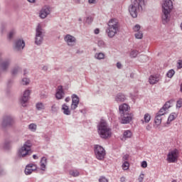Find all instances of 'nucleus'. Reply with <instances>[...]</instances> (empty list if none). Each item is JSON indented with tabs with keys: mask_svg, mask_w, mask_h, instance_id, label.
<instances>
[{
	"mask_svg": "<svg viewBox=\"0 0 182 182\" xmlns=\"http://www.w3.org/2000/svg\"><path fill=\"white\" fill-rule=\"evenodd\" d=\"M70 176L72 177H79L80 176V171L78 169L74 168L69 171Z\"/></svg>",
	"mask_w": 182,
	"mask_h": 182,
	"instance_id": "25",
	"label": "nucleus"
},
{
	"mask_svg": "<svg viewBox=\"0 0 182 182\" xmlns=\"http://www.w3.org/2000/svg\"><path fill=\"white\" fill-rule=\"evenodd\" d=\"M5 174H6V172L0 166V176H4Z\"/></svg>",
	"mask_w": 182,
	"mask_h": 182,
	"instance_id": "53",
	"label": "nucleus"
},
{
	"mask_svg": "<svg viewBox=\"0 0 182 182\" xmlns=\"http://www.w3.org/2000/svg\"><path fill=\"white\" fill-rule=\"evenodd\" d=\"M88 4H96V0H88Z\"/></svg>",
	"mask_w": 182,
	"mask_h": 182,
	"instance_id": "61",
	"label": "nucleus"
},
{
	"mask_svg": "<svg viewBox=\"0 0 182 182\" xmlns=\"http://www.w3.org/2000/svg\"><path fill=\"white\" fill-rule=\"evenodd\" d=\"M1 33H4L6 31V24L2 23L0 27Z\"/></svg>",
	"mask_w": 182,
	"mask_h": 182,
	"instance_id": "47",
	"label": "nucleus"
},
{
	"mask_svg": "<svg viewBox=\"0 0 182 182\" xmlns=\"http://www.w3.org/2000/svg\"><path fill=\"white\" fill-rule=\"evenodd\" d=\"M105 53H96L95 54V59H97V60H102V59H105Z\"/></svg>",
	"mask_w": 182,
	"mask_h": 182,
	"instance_id": "32",
	"label": "nucleus"
},
{
	"mask_svg": "<svg viewBox=\"0 0 182 182\" xmlns=\"http://www.w3.org/2000/svg\"><path fill=\"white\" fill-rule=\"evenodd\" d=\"M98 46H100V48H106V43H105L103 40H100L98 41Z\"/></svg>",
	"mask_w": 182,
	"mask_h": 182,
	"instance_id": "42",
	"label": "nucleus"
},
{
	"mask_svg": "<svg viewBox=\"0 0 182 182\" xmlns=\"http://www.w3.org/2000/svg\"><path fill=\"white\" fill-rule=\"evenodd\" d=\"M117 68L118 69H122V63H117Z\"/></svg>",
	"mask_w": 182,
	"mask_h": 182,
	"instance_id": "59",
	"label": "nucleus"
},
{
	"mask_svg": "<svg viewBox=\"0 0 182 182\" xmlns=\"http://www.w3.org/2000/svg\"><path fill=\"white\" fill-rule=\"evenodd\" d=\"M173 103H174V100H171L166 102L162 107H164L165 110H168V109L171 107V105H173Z\"/></svg>",
	"mask_w": 182,
	"mask_h": 182,
	"instance_id": "29",
	"label": "nucleus"
},
{
	"mask_svg": "<svg viewBox=\"0 0 182 182\" xmlns=\"http://www.w3.org/2000/svg\"><path fill=\"white\" fill-rule=\"evenodd\" d=\"M28 129L31 130V132H35L38 129V125H36V124L31 123L28 125Z\"/></svg>",
	"mask_w": 182,
	"mask_h": 182,
	"instance_id": "34",
	"label": "nucleus"
},
{
	"mask_svg": "<svg viewBox=\"0 0 182 182\" xmlns=\"http://www.w3.org/2000/svg\"><path fill=\"white\" fill-rule=\"evenodd\" d=\"M48 165V159L46 157L43 156L40 161V167L42 171H45L46 170V166Z\"/></svg>",
	"mask_w": 182,
	"mask_h": 182,
	"instance_id": "21",
	"label": "nucleus"
},
{
	"mask_svg": "<svg viewBox=\"0 0 182 182\" xmlns=\"http://www.w3.org/2000/svg\"><path fill=\"white\" fill-rule=\"evenodd\" d=\"M133 133L130 130H125L123 133L124 139H132Z\"/></svg>",
	"mask_w": 182,
	"mask_h": 182,
	"instance_id": "28",
	"label": "nucleus"
},
{
	"mask_svg": "<svg viewBox=\"0 0 182 182\" xmlns=\"http://www.w3.org/2000/svg\"><path fill=\"white\" fill-rule=\"evenodd\" d=\"M178 156H180L178 149H175L171 150L167 154L166 161H168V163H176L178 160Z\"/></svg>",
	"mask_w": 182,
	"mask_h": 182,
	"instance_id": "8",
	"label": "nucleus"
},
{
	"mask_svg": "<svg viewBox=\"0 0 182 182\" xmlns=\"http://www.w3.org/2000/svg\"><path fill=\"white\" fill-rule=\"evenodd\" d=\"M98 181L99 182H109V179H107L105 176H100Z\"/></svg>",
	"mask_w": 182,
	"mask_h": 182,
	"instance_id": "46",
	"label": "nucleus"
},
{
	"mask_svg": "<svg viewBox=\"0 0 182 182\" xmlns=\"http://www.w3.org/2000/svg\"><path fill=\"white\" fill-rule=\"evenodd\" d=\"M72 103L70 105L71 110H76L77 109V106H79V102H80L79 97L76 94H73L71 96Z\"/></svg>",
	"mask_w": 182,
	"mask_h": 182,
	"instance_id": "11",
	"label": "nucleus"
},
{
	"mask_svg": "<svg viewBox=\"0 0 182 182\" xmlns=\"http://www.w3.org/2000/svg\"><path fill=\"white\" fill-rule=\"evenodd\" d=\"M49 14H50L49 7H43L40 11V18H41V19H45Z\"/></svg>",
	"mask_w": 182,
	"mask_h": 182,
	"instance_id": "19",
	"label": "nucleus"
},
{
	"mask_svg": "<svg viewBox=\"0 0 182 182\" xmlns=\"http://www.w3.org/2000/svg\"><path fill=\"white\" fill-rule=\"evenodd\" d=\"M65 102H70V98L69 97H67L66 98H65Z\"/></svg>",
	"mask_w": 182,
	"mask_h": 182,
	"instance_id": "64",
	"label": "nucleus"
},
{
	"mask_svg": "<svg viewBox=\"0 0 182 182\" xmlns=\"http://www.w3.org/2000/svg\"><path fill=\"white\" fill-rule=\"evenodd\" d=\"M176 113H172L169 115L168 118V121H167V124H170V123H171V122H173V120H176Z\"/></svg>",
	"mask_w": 182,
	"mask_h": 182,
	"instance_id": "33",
	"label": "nucleus"
},
{
	"mask_svg": "<svg viewBox=\"0 0 182 182\" xmlns=\"http://www.w3.org/2000/svg\"><path fill=\"white\" fill-rule=\"evenodd\" d=\"M45 31L43 30L41 24H38L36 29V38H35V43L36 45H42V42H43V35Z\"/></svg>",
	"mask_w": 182,
	"mask_h": 182,
	"instance_id": "7",
	"label": "nucleus"
},
{
	"mask_svg": "<svg viewBox=\"0 0 182 182\" xmlns=\"http://www.w3.org/2000/svg\"><path fill=\"white\" fill-rule=\"evenodd\" d=\"M42 70H43L44 72H47V70H48V66H47V65L43 66Z\"/></svg>",
	"mask_w": 182,
	"mask_h": 182,
	"instance_id": "58",
	"label": "nucleus"
},
{
	"mask_svg": "<svg viewBox=\"0 0 182 182\" xmlns=\"http://www.w3.org/2000/svg\"><path fill=\"white\" fill-rule=\"evenodd\" d=\"M31 90L27 89L23 92V107H26V104L29 103L31 100Z\"/></svg>",
	"mask_w": 182,
	"mask_h": 182,
	"instance_id": "15",
	"label": "nucleus"
},
{
	"mask_svg": "<svg viewBox=\"0 0 182 182\" xmlns=\"http://www.w3.org/2000/svg\"><path fill=\"white\" fill-rule=\"evenodd\" d=\"M130 109V106L129 105L124 103L119 107V114H124L126 113H130L129 109Z\"/></svg>",
	"mask_w": 182,
	"mask_h": 182,
	"instance_id": "16",
	"label": "nucleus"
},
{
	"mask_svg": "<svg viewBox=\"0 0 182 182\" xmlns=\"http://www.w3.org/2000/svg\"><path fill=\"white\" fill-rule=\"evenodd\" d=\"M85 22L86 23L90 24L92 22H93V18L92 16L87 17Z\"/></svg>",
	"mask_w": 182,
	"mask_h": 182,
	"instance_id": "50",
	"label": "nucleus"
},
{
	"mask_svg": "<svg viewBox=\"0 0 182 182\" xmlns=\"http://www.w3.org/2000/svg\"><path fill=\"white\" fill-rule=\"evenodd\" d=\"M154 123L156 126V127H159L160 124H161V117L160 115H156L155 119H154Z\"/></svg>",
	"mask_w": 182,
	"mask_h": 182,
	"instance_id": "30",
	"label": "nucleus"
},
{
	"mask_svg": "<svg viewBox=\"0 0 182 182\" xmlns=\"http://www.w3.org/2000/svg\"><path fill=\"white\" fill-rule=\"evenodd\" d=\"M37 168L38 166H36V164H29L26 166L24 173L26 176H29L30 174H32L33 171H36Z\"/></svg>",
	"mask_w": 182,
	"mask_h": 182,
	"instance_id": "13",
	"label": "nucleus"
},
{
	"mask_svg": "<svg viewBox=\"0 0 182 182\" xmlns=\"http://www.w3.org/2000/svg\"><path fill=\"white\" fill-rule=\"evenodd\" d=\"M62 110H63V113H64V114H66V116H70V109H69V107L66 104L63 105Z\"/></svg>",
	"mask_w": 182,
	"mask_h": 182,
	"instance_id": "27",
	"label": "nucleus"
},
{
	"mask_svg": "<svg viewBox=\"0 0 182 182\" xmlns=\"http://www.w3.org/2000/svg\"><path fill=\"white\" fill-rule=\"evenodd\" d=\"M141 167H142L143 168H146V167H147V161H143L141 162Z\"/></svg>",
	"mask_w": 182,
	"mask_h": 182,
	"instance_id": "54",
	"label": "nucleus"
},
{
	"mask_svg": "<svg viewBox=\"0 0 182 182\" xmlns=\"http://www.w3.org/2000/svg\"><path fill=\"white\" fill-rule=\"evenodd\" d=\"M166 110H167V109H165L162 107L160 109V110L159 111V112L156 113V114H157L158 116H161V117L164 116V114L166 113Z\"/></svg>",
	"mask_w": 182,
	"mask_h": 182,
	"instance_id": "40",
	"label": "nucleus"
},
{
	"mask_svg": "<svg viewBox=\"0 0 182 182\" xmlns=\"http://www.w3.org/2000/svg\"><path fill=\"white\" fill-rule=\"evenodd\" d=\"M120 181L121 182H124V181H126V178H124V177H121V178H120Z\"/></svg>",
	"mask_w": 182,
	"mask_h": 182,
	"instance_id": "63",
	"label": "nucleus"
},
{
	"mask_svg": "<svg viewBox=\"0 0 182 182\" xmlns=\"http://www.w3.org/2000/svg\"><path fill=\"white\" fill-rule=\"evenodd\" d=\"M98 134L101 139H109L112 137V129L107 125V122L101 121L97 126Z\"/></svg>",
	"mask_w": 182,
	"mask_h": 182,
	"instance_id": "2",
	"label": "nucleus"
},
{
	"mask_svg": "<svg viewBox=\"0 0 182 182\" xmlns=\"http://www.w3.org/2000/svg\"><path fill=\"white\" fill-rule=\"evenodd\" d=\"M2 147L5 151H9L12 150V141L6 140L4 142Z\"/></svg>",
	"mask_w": 182,
	"mask_h": 182,
	"instance_id": "20",
	"label": "nucleus"
},
{
	"mask_svg": "<svg viewBox=\"0 0 182 182\" xmlns=\"http://www.w3.org/2000/svg\"><path fill=\"white\" fill-rule=\"evenodd\" d=\"M137 55H139V51L136 50H132L130 53V57L132 58H137Z\"/></svg>",
	"mask_w": 182,
	"mask_h": 182,
	"instance_id": "38",
	"label": "nucleus"
},
{
	"mask_svg": "<svg viewBox=\"0 0 182 182\" xmlns=\"http://www.w3.org/2000/svg\"><path fill=\"white\" fill-rule=\"evenodd\" d=\"M140 0H135L129 7V11L132 18H137V11L140 9L141 5L140 4Z\"/></svg>",
	"mask_w": 182,
	"mask_h": 182,
	"instance_id": "6",
	"label": "nucleus"
},
{
	"mask_svg": "<svg viewBox=\"0 0 182 182\" xmlns=\"http://www.w3.org/2000/svg\"><path fill=\"white\" fill-rule=\"evenodd\" d=\"M29 83H31V79H29L28 77H24L23 78V85H25L26 86H28V85H29Z\"/></svg>",
	"mask_w": 182,
	"mask_h": 182,
	"instance_id": "49",
	"label": "nucleus"
},
{
	"mask_svg": "<svg viewBox=\"0 0 182 182\" xmlns=\"http://www.w3.org/2000/svg\"><path fill=\"white\" fill-rule=\"evenodd\" d=\"M51 112L52 113H58V112H59V107H58L56 104H53L51 106Z\"/></svg>",
	"mask_w": 182,
	"mask_h": 182,
	"instance_id": "35",
	"label": "nucleus"
},
{
	"mask_svg": "<svg viewBox=\"0 0 182 182\" xmlns=\"http://www.w3.org/2000/svg\"><path fill=\"white\" fill-rule=\"evenodd\" d=\"M123 160H129V155L126 154L123 156Z\"/></svg>",
	"mask_w": 182,
	"mask_h": 182,
	"instance_id": "60",
	"label": "nucleus"
},
{
	"mask_svg": "<svg viewBox=\"0 0 182 182\" xmlns=\"http://www.w3.org/2000/svg\"><path fill=\"white\" fill-rule=\"evenodd\" d=\"M173 9V1L165 0L162 4V22L167 23L170 21V12Z\"/></svg>",
	"mask_w": 182,
	"mask_h": 182,
	"instance_id": "3",
	"label": "nucleus"
},
{
	"mask_svg": "<svg viewBox=\"0 0 182 182\" xmlns=\"http://www.w3.org/2000/svg\"><path fill=\"white\" fill-rule=\"evenodd\" d=\"M143 180H144V174L141 173L139 176L138 181L139 182H143Z\"/></svg>",
	"mask_w": 182,
	"mask_h": 182,
	"instance_id": "52",
	"label": "nucleus"
},
{
	"mask_svg": "<svg viewBox=\"0 0 182 182\" xmlns=\"http://www.w3.org/2000/svg\"><path fill=\"white\" fill-rule=\"evenodd\" d=\"M73 2H75V4H79L80 2H82V0H73Z\"/></svg>",
	"mask_w": 182,
	"mask_h": 182,
	"instance_id": "62",
	"label": "nucleus"
},
{
	"mask_svg": "<svg viewBox=\"0 0 182 182\" xmlns=\"http://www.w3.org/2000/svg\"><path fill=\"white\" fill-rule=\"evenodd\" d=\"M129 164L127 162V161H125L122 164L123 170H129Z\"/></svg>",
	"mask_w": 182,
	"mask_h": 182,
	"instance_id": "43",
	"label": "nucleus"
},
{
	"mask_svg": "<svg viewBox=\"0 0 182 182\" xmlns=\"http://www.w3.org/2000/svg\"><path fill=\"white\" fill-rule=\"evenodd\" d=\"M12 83H14V80H9L8 82H7V86L8 87H11V86H12Z\"/></svg>",
	"mask_w": 182,
	"mask_h": 182,
	"instance_id": "55",
	"label": "nucleus"
},
{
	"mask_svg": "<svg viewBox=\"0 0 182 182\" xmlns=\"http://www.w3.org/2000/svg\"><path fill=\"white\" fill-rule=\"evenodd\" d=\"M18 103H20L21 106H23V93H21L20 95V97L18 98Z\"/></svg>",
	"mask_w": 182,
	"mask_h": 182,
	"instance_id": "45",
	"label": "nucleus"
},
{
	"mask_svg": "<svg viewBox=\"0 0 182 182\" xmlns=\"http://www.w3.org/2000/svg\"><path fill=\"white\" fill-rule=\"evenodd\" d=\"M21 70V68L19 67H15L11 70V75L13 76H15V75H18V72Z\"/></svg>",
	"mask_w": 182,
	"mask_h": 182,
	"instance_id": "37",
	"label": "nucleus"
},
{
	"mask_svg": "<svg viewBox=\"0 0 182 182\" xmlns=\"http://www.w3.org/2000/svg\"><path fill=\"white\" fill-rule=\"evenodd\" d=\"M177 68L182 69V60H178L177 63Z\"/></svg>",
	"mask_w": 182,
	"mask_h": 182,
	"instance_id": "51",
	"label": "nucleus"
},
{
	"mask_svg": "<svg viewBox=\"0 0 182 182\" xmlns=\"http://www.w3.org/2000/svg\"><path fill=\"white\" fill-rule=\"evenodd\" d=\"M182 107V99L180 98L177 102H176V107L177 109H180Z\"/></svg>",
	"mask_w": 182,
	"mask_h": 182,
	"instance_id": "48",
	"label": "nucleus"
},
{
	"mask_svg": "<svg viewBox=\"0 0 182 182\" xmlns=\"http://www.w3.org/2000/svg\"><path fill=\"white\" fill-rule=\"evenodd\" d=\"M140 28H141L140 25L136 24V25H135V26H134L133 31H134V32H135V33H136V32H140V31H140Z\"/></svg>",
	"mask_w": 182,
	"mask_h": 182,
	"instance_id": "44",
	"label": "nucleus"
},
{
	"mask_svg": "<svg viewBox=\"0 0 182 182\" xmlns=\"http://www.w3.org/2000/svg\"><path fill=\"white\" fill-rule=\"evenodd\" d=\"M134 36L136 39H143V32L141 31H138L135 33Z\"/></svg>",
	"mask_w": 182,
	"mask_h": 182,
	"instance_id": "36",
	"label": "nucleus"
},
{
	"mask_svg": "<svg viewBox=\"0 0 182 182\" xmlns=\"http://www.w3.org/2000/svg\"><path fill=\"white\" fill-rule=\"evenodd\" d=\"M120 29L119 21L116 18H112L108 22V27L106 29V33L108 38H114Z\"/></svg>",
	"mask_w": 182,
	"mask_h": 182,
	"instance_id": "1",
	"label": "nucleus"
},
{
	"mask_svg": "<svg viewBox=\"0 0 182 182\" xmlns=\"http://www.w3.org/2000/svg\"><path fill=\"white\" fill-rule=\"evenodd\" d=\"M63 95H65V92H63V87L62 86H58L57 92L55 93V97L58 100L62 99L63 97Z\"/></svg>",
	"mask_w": 182,
	"mask_h": 182,
	"instance_id": "22",
	"label": "nucleus"
},
{
	"mask_svg": "<svg viewBox=\"0 0 182 182\" xmlns=\"http://www.w3.org/2000/svg\"><path fill=\"white\" fill-rule=\"evenodd\" d=\"M32 140L28 139L23 144V157L32 154Z\"/></svg>",
	"mask_w": 182,
	"mask_h": 182,
	"instance_id": "9",
	"label": "nucleus"
},
{
	"mask_svg": "<svg viewBox=\"0 0 182 182\" xmlns=\"http://www.w3.org/2000/svg\"><path fill=\"white\" fill-rule=\"evenodd\" d=\"M23 157V146L19 148L17 151V159H22Z\"/></svg>",
	"mask_w": 182,
	"mask_h": 182,
	"instance_id": "31",
	"label": "nucleus"
},
{
	"mask_svg": "<svg viewBox=\"0 0 182 182\" xmlns=\"http://www.w3.org/2000/svg\"><path fill=\"white\" fill-rule=\"evenodd\" d=\"M22 45H23V39L19 38L16 40L14 44V50L19 51L21 49H23V46Z\"/></svg>",
	"mask_w": 182,
	"mask_h": 182,
	"instance_id": "17",
	"label": "nucleus"
},
{
	"mask_svg": "<svg viewBox=\"0 0 182 182\" xmlns=\"http://www.w3.org/2000/svg\"><path fill=\"white\" fill-rule=\"evenodd\" d=\"M115 100L117 103L124 102L126 100V95L122 92H119L116 95Z\"/></svg>",
	"mask_w": 182,
	"mask_h": 182,
	"instance_id": "23",
	"label": "nucleus"
},
{
	"mask_svg": "<svg viewBox=\"0 0 182 182\" xmlns=\"http://www.w3.org/2000/svg\"><path fill=\"white\" fill-rule=\"evenodd\" d=\"M64 41H65L68 46H75L76 44V38L70 34H67L64 38Z\"/></svg>",
	"mask_w": 182,
	"mask_h": 182,
	"instance_id": "14",
	"label": "nucleus"
},
{
	"mask_svg": "<svg viewBox=\"0 0 182 182\" xmlns=\"http://www.w3.org/2000/svg\"><path fill=\"white\" fill-rule=\"evenodd\" d=\"M119 120L122 124H129L132 120H133V114L132 112H127L126 114H119Z\"/></svg>",
	"mask_w": 182,
	"mask_h": 182,
	"instance_id": "10",
	"label": "nucleus"
},
{
	"mask_svg": "<svg viewBox=\"0 0 182 182\" xmlns=\"http://www.w3.org/2000/svg\"><path fill=\"white\" fill-rule=\"evenodd\" d=\"M146 129L148 130V132H150V130H151V125L148 124L146 127Z\"/></svg>",
	"mask_w": 182,
	"mask_h": 182,
	"instance_id": "57",
	"label": "nucleus"
},
{
	"mask_svg": "<svg viewBox=\"0 0 182 182\" xmlns=\"http://www.w3.org/2000/svg\"><path fill=\"white\" fill-rule=\"evenodd\" d=\"M1 56H2V53H0V67L3 72H6L8 68H9V65H11V59H6L2 62Z\"/></svg>",
	"mask_w": 182,
	"mask_h": 182,
	"instance_id": "12",
	"label": "nucleus"
},
{
	"mask_svg": "<svg viewBox=\"0 0 182 182\" xmlns=\"http://www.w3.org/2000/svg\"><path fill=\"white\" fill-rule=\"evenodd\" d=\"M45 109H46V106L45 105V104H43V102H38L36 104V110H37L38 112H42L45 110Z\"/></svg>",
	"mask_w": 182,
	"mask_h": 182,
	"instance_id": "24",
	"label": "nucleus"
},
{
	"mask_svg": "<svg viewBox=\"0 0 182 182\" xmlns=\"http://www.w3.org/2000/svg\"><path fill=\"white\" fill-rule=\"evenodd\" d=\"M94 153L95 158L97 160H100V161L104 160L106 156V150L103 146L98 144L94 145Z\"/></svg>",
	"mask_w": 182,
	"mask_h": 182,
	"instance_id": "4",
	"label": "nucleus"
},
{
	"mask_svg": "<svg viewBox=\"0 0 182 182\" xmlns=\"http://www.w3.org/2000/svg\"><path fill=\"white\" fill-rule=\"evenodd\" d=\"M100 33V30L99 28H95L94 31V33L95 35H99V33Z\"/></svg>",
	"mask_w": 182,
	"mask_h": 182,
	"instance_id": "56",
	"label": "nucleus"
},
{
	"mask_svg": "<svg viewBox=\"0 0 182 182\" xmlns=\"http://www.w3.org/2000/svg\"><path fill=\"white\" fill-rule=\"evenodd\" d=\"M151 120V115L150 114L146 113L144 116V119H141V122L142 124H144V123H149Z\"/></svg>",
	"mask_w": 182,
	"mask_h": 182,
	"instance_id": "26",
	"label": "nucleus"
},
{
	"mask_svg": "<svg viewBox=\"0 0 182 182\" xmlns=\"http://www.w3.org/2000/svg\"><path fill=\"white\" fill-rule=\"evenodd\" d=\"M175 73H176V71H174V70H170L166 73V76H167V77L171 78V77H173V76H174Z\"/></svg>",
	"mask_w": 182,
	"mask_h": 182,
	"instance_id": "41",
	"label": "nucleus"
},
{
	"mask_svg": "<svg viewBox=\"0 0 182 182\" xmlns=\"http://www.w3.org/2000/svg\"><path fill=\"white\" fill-rule=\"evenodd\" d=\"M16 31L15 29H12L9 33V35H8V38L9 39H12L14 36V35H16Z\"/></svg>",
	"mask_w": 182,
	"mask_h": 182,
	"instance_id": "39",
	"label": "nucleus"
},
{
	"mask_svg": "<svg viewBox=\"0 0 182 182\" xmlns=\"http://www.w3.org/2000/svg\"><path fill=\"white\" fill-rule=\"evenodd\" d=\"M160 81V75H152L149 77V82L150 85H156L158 82Z\"/></svg>",
	"mask_w": 182,
	"mask_h": 182,
	"instance_id": "18",
	"label": "nucleus"
},
{
	"mask_svg": "<svg viewBox=\"0 0 182 182\" xmlns=\"http://www.w3.org/2000/svg\"><path fill=\"white\" fill-rule=\"evenodd\" d=\"M15 122V119L14 116L11 114L4 115L2 118L1 127V129H6V127H12L14 126V123Z\"/></svg>",
	"mask_w": 182,
	"mask_h": 182,
	"instance_id": "5",
	"label": "nucleus"
}]
</instances>
